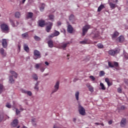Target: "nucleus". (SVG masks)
<instances>
[{
  "instance_id": "35",
  "label": "nucleus",
  "mask_w": 128,
  "mask_h": 128,
  "mask_svg": "<svg viewBox=\"0 0 128 128\" xmlns=\"http://www.w3.org/2000/svg\"><path fill=\"white\" fill-rule=\"evenodd\" d=\"M22 36L23 38H28V32H25L22 34Z\"/></svg>"
},
{
  "instance_id": "52",
  "label": "nucleus",
  "mask_w": 128,
  "mask_h": 128,
  "mask_svg": "<svg viewBox=\"0 0 128 128\" xmlns=\"http://www.w3.org/2000/svg\"><path fill=\"white\" fill-rule=\"evenodd\" d=\"M108 86H112V82H109L107 83Z\"/></svg>"
},
{
  "instance_id": "12",
  "label": "nucleus",
  "mask_w": 128,
  "mask_h": 128,
  "mask_svg": "<svg viewBox=\"0 0 128 128\" xmlns=\"http://www.w3.org/2000/svg\"><path fill=\"white\" fill-rule=\"evenodd\" d=\"M2 46L4 48H8V42L6 41V39H2Z\"/></svg>"
},
{
  "instance_id": "1",
  "label": "nucleus",
  "mask_w": 128,
  "mask_h": 128,
  "mask_svg": "<svg viewBox=\"0 0 128 128\" xmlns=\"http://www.w3.org/2000/svg\"><path fill=\"white\" fill-rule=\"evenodd\" d=\"M0 28L4 32L8 34L10 32V28H8V24H6V23L1 24Z\"/></svg>"
},
{
  "instance_id": "43",
  "label": "nucleus",
  "mask_w": 128,
  "mask_h": 128,
  "mask_svg": "<svg viewBox=\"0 0 128 128\" xmlns=\"http://www.w3.org/2000/svg\"><path fill=\"white\" fill-rule=\"evenodd\" d=\"M108 66L110 68H114V64L112 63V62H108Z\"/></svg>"
},
{
  "instance_id": "62",
  "label": "nucleus",
  "mask_w": 128,
  "mask_h": 128,
  "mask_svg": "<svg viewBox=\"0 0 128 128\" xmlns=\"http://www.w3.org/2000/svg\"><path fill=\"white\" fill-rule=\"evenodd\" d=\"M76 118H73V122H76Z\"/></svg>"
},
{
  "instance_id": "38",
  "label": "nucleus",
  "mask_w": 128,
  "mask_h": 128,
  "mask_svg": "<svg viewBox=\"0 0 128 128\" xmlns=\"http://www.w3.org/2000/svg\"><path fill=\"white\" fill-rule=\"evenodd\" d=\"M34 38L35 40H36L37 42H40V38L36 36H34Z\"/></svg>"
},
{
  "instance_id": "21",
  "label": "nucleus",
  "mask_w": 128,
  "mask_h": 128,
  "mask_svg": "<svg viewBox=\"0 0 128 128\" xmlns=\"http://www.w3.org/2000/svg\"><path fill=\"white\" fill-rule=\"evenodd\" d=\"M24 50L26 52H30V48H28V44H24Z\"/></svg>"
},
{
  "instance_id": "27",
  "label": "nucleus",
  "mask_w": 128,
  "mask_h": 128,
  "mask_svg": "<svg viewBox=\"0 0 128 128\" xmlns=\"http://www.w3.org/2000/svg\"><path fill=\"white\" fill-rule=\"evenodd\" d=\"M53 34H54V36H60V33L58 31L54 30V32L53 33Z\"/></svg>"
},
{
  "instance_id": "30",
  "label": "nucleus",
  "mask_w": 128,
  "mask_h": 128,
  "mask_svg": "<svg viewBox=\"0 0 128 128\" xmlns=\"http://www.w3.org/2000/svg\"><path fill=\"white\" fill-rule=\"evenodd\" d=\"M15 17L17 18H20V12H18L15 13Z\"/></svg>"
},
{
  "instance_id": "42",
  "label": "nucleus",
  "mask_w": 128,
  "mask_h": 128,
  "mask_svg": "<svg viewBox=\"0 0 128 128\" xmlns=\"http://www.w3.org/2000/svg\"><path fill=\"white\" fill-rule=\"evenodd\" d=\"M32 124H34V126H36V124L34 122H36V118H32Z\"/></svg>"
},
{
  "instance_id": "16",
  "label": "nucleus",
  "mask_w": 128,
  "mask_h": 128,
  "mask_svg": "<svg viewBox=\"0 0 128 128\" xmlns=\"http://www.w3.org/2000/svg\"><path fill=\"white\" fill-rule=\"evenodd\" d=\"M116 40H118L119 42H122L124 40V37L123 36H120Z\"/></svg>"
},
{
  "instance_id": "5",
  "label": "nucleus",
  "mask_w": 128,
  "mask_h": 128,
  "mask_svg": "<svg viewBox=\"0 0 128 128\" xmlns=\"http://www.w3.org/2000/svg\"><path fill=\"white\" fill-rule=\"evenodd\" d=\"M108 54L110 56H116V54H120V50H110L108 52Z\"/></svg>"
},
{
  "instance_id": "63",
  "label": "nucleus",
  "mask_w": 128,
  "mask_h": 128,
  "mask_svg": "<svg viewBox=\"0 0 128 128\" xmlns=\"http://www.w3.org/2000/svg\"><path fill=\"white\" fill-rule=\"evenodd\" d=\"M95 124H96L97 126H100V123H98V122H96L94 123Z\"/></svg>"
},
{
  "instance_id": "54",
  "label": "nucleus",
  "mask_w": 128,
  "mask_h": 128,
  "mask_svg": "<svg viewBox=\"0 0 128 128\" xmlns=\"http://www.w3.org/2000/svg\"><path fill=\"white\" fill-rule=\"evenodd\" d=\"M120 110H126V106H122L120 107Z\"/></svg>"
},
{
  "instance_id": "47",
  "label": "nucleus",
  "mask_w": 128,
  "mask_h": 128,
  "mask_svg": "<svg viewBox=\"0 0 128 128\" xmlns=\"http://www.w3.org/2000/svg\"><path fill=\"white\" fill-rule=\"evenodd\" d=\"M26 94H27L29 96H32V92L30 91H27V92Z\"/></svg>"
},
{
  "instance_id": "13",
  "label": "nucleus",
  "mask_w": 128,
  "mask_h": 128,
  "mask_svg": "<svg viewBox=\"0 0 128 128\" xmlns=\"http://www.w3.org/2000/svg\"><path fill=\"white\" fill-rule=\"evenodd\" d=\"M67 31L69 34H72L74 32V28H72V25L68 24Z\"/></svg>"
},
{
  "instance_id": "18",
  "label": "nucleus",
  "mask_w": 128,
  "mask_h": 128,
  "mask_svg": "<svg viewBox=\"0 0 128 128\" xmlns=\"http://www.w3.org/2000/svg\"><path fill=\"white\" fill-rule=\"evenodd\" d=\"M126 120L125 118L122 119V120H121V123H120L121 126L124 128V126H126Z\"/></svg>"
},
{
  "instance_id": "2",
  "label": "nucleus",
  "mask_w": 128,
  "mask_h": 128,
  "mask_svg": "<svg viewBox=\"0 0 128 128\" xmlns=\"http://www.w3.org/2000/svg\"><path fill=\"white\" fill-rule=\"evenodd\" d=\"M91 36L94 40H98L100 38V31L98 29L95 30L91 34Z\"/></svg>"
},
{
  "instance_id": "45",
  "label": "nucleus",
  "mask_w": 128,
  "mask_h": 128,
  "mask_svg": "<svg viewBox=\"0 0 128 128\" xmlns=\"http://www.w3.org/2000/svg\"><path fill=\"white\" fill-rule=\"evenodd\" d=\"M73 18H74V16L72 14H71L69 17V20H72Z\"/></svg>"
},
{
  "instance_id": "14",
  "label": "nucleus",
  "mask_w": 128,
  "mask_h": 128,
  "mask_svg": "<svg viewBox=\"0 0 128 128\" xmlns=\"http://www.w3.org/2000/svg\"><path fill=\"white\" fill-rule=\"evenodd\" d=\"M18 121L17 119H15L13 120L12 122L11 123V125L13 128H16L18 126Z\"/></svg>"
},
{
  "instance_id": "53",
  "label": "nucleus",
  "mask_w": 128,
  "mask_h": 128,
  "mask_svg": "<svg viewBox=\"0 0 128 128\" xmlns=\"http://www.w3.org/2000/svg\"><path fill=\"white\" fill-rule=\"evenodd\" d=\"M105 82L108 84V82H110V80L108 79V78H105Z\"/></svg>"
},
{
  "instance_id": "4",
  "label": "nucleus",
  "mask_w": 128,
  "mask_h": 128,
  "mask_svg": "<svg viewBox=\"0 0 128 128\" xmlns=\"http://www.w3.org/2000/svg\"><path fill=\"white\" fill-rule=\"evenodd\" d=\"M33 58L34 60H38V58H42L40 52L36 50H34Z\"/></svg>"
},
{
  "instance_id": "26",
  "label": "nucleus",
  "mask_w": 128,
  "mask_h": 128,
  "mask_svg": "<svg viewBox=\"0 0 128 128\" xmlns=\"http://www.w3.org/2000/svg\"><path fill=\"white\" fill-rule=\"evenodd\" d=\"M10 72L12 74V76H14L15 78H18V74L14 72V71H10Z\"/></svg>"
},
{
  "instance_id": "9",
  "label": "nucleus",
  "mask_w": 128,
  "mask_h": 128,
  "mask_svg": "<svg viewBox=\"0 0 128 128\" xmlns=\"http://www.w3.org/2000/svg\"><path fill=\"white\" fill-rule=\"evenodd\" d=\"M120 36V33L118 31H115L112 35L111 38L112 40H116L118 36Z\"/></svg>"
},
{
  "instance_id": "58",
  "label": "nucleus",
  "mask_w": 128,
  "mask_h": 128,
  "mask_svg": "<svg viewBox=\"0 0 128 128\" xmlns=\"http://www.w3.org/2000/svg\"><path fill=\"white\" fill-rule=\"evenodd\" d=\"M40 71L42 72H44V68H41Z\"/></svg>"
},
{
  "instance_id": "31",
  "label": "nucleus",
  "mask_w": 128,
  "mask_h": 128,
  "mask_svg": "<svg viewBox=\"0 0 128 128\" xmlns=\"http://www.w3.org/2000/svg\"><path fill=\"white\" fill-rule=\"evenodd\" d=\"M100 86L101 87V89L102 90H106V88L102 83H100Z\"/></svg>"
},
{
  "instance_id": "64",
  "label": "nucleus",
  "mask_w": 128,
  "mask_h": 128,
  "mask_svg": "<svg viewBox=\"0 0 128 128\" xmlns=\"http://www.w3.org/2000/svg\"><path fill=\"white\" fill-rule=\"evenodd\" d=\"M20 110H21V111H22V110H24V108H22L21 107H20Z\"/></svg>"
},
{
  "instance_id": "33",
  "label": "nucleus",
  "mask_w": 128,
  "mask_h": 128,
  "mask_svg": "<svg viewBox=\"0 0 128 128\" xmlns=\"http://www.w3.org/2000/svg\"><path fill=\"white\" fill-rule=\"evenodd\" d=\"M9 82L10 84H14V80L12 78V76H10Z\"/></svg>"
},
{
  "instance_id": "15",
  "label": "nucleus",
  "mask_w": 128,
  "mask_h": 128,
  "mask_svg": "<svg viewBox=\"0 0 128 128\" xmlns=\"http://www.w3.org/2000/svg\"><path fill=\"white\" fill-rule=\"evenodd\" d=\"M47 44H48V46H49V48H52L54 46V41H52V40H48Z\"/></svg>"
},
{
  "instance_id": "50",
  "label": "nucleus",
  "mask_w": 128,
  "mask_h": 128,
  "mask_svg": "<svg viewBox=\"0 0 128 128\" xmlns=\"http://www.w3.org/2000/svg\"><path fill=\"white\" fill-rule=\"evenodd\" d=\"M90 78H91V80H96V78H94V76H90Z\"/></svg>"
},
{
  "instance_id": "39",
  "label": "nucleus",
  "mask_w": 128,
  "mask_h": 128,
  "mask_svg": "<svg viewBox=\"0 0 128 128\" xmlns=\"http://www.w3.org/2000/svg\"><path fill=\"white\" fill-rule=\"evenodd\" d=\"M40 66H42V64H36L35 65V68H36V70H38V68H40Z\"/></svg>"
},
{
  "instance_id": "34",
  "label": "nucleus",
  "mask_w": 128,
  "mask_h": 128,
  "mask_svg": "<svg viewBox=\"0 0 128 128\" xmlns=\"http://www.w3.org/2000/svg\"><path fill=\"white\" fill-rule=\"evenodd\" d=\"M80 96V92H76L75 94V96L76 98V100H78V96Z\"/></svg>"
},
{
  "instance_id": "28",
  "label": "nucleus",
  "mask_w": 128,
  "mask_h": 128,
  "mask_svg": "<svg viewBox=\"0 0 128 128\" xmlns=\"http://www.w3.org/2000/svg\"><path fill=\"white\" fill-rule=\"evenodd\" d=\"M88 88L90 92H94V87H92V86H90V85H88Z\"/></svg>"
},
{
  "instance_id": "20",
  "label": "nucleus",
  "mask_w": 128,
  "mask_h": 128,
  "mask_svg": "<svg viewBox=\"0 0 128 128\" xmlns=\"http://www.w3.org/2000/svg\"><path fill=\"white\" fill-rule=\"evenodd\" d=\"M109 6L112 10H114L116 8V5L112 2L109 3Z\"/></svg>"
},
{
  "instance_id": "46",
  "label": "nucleus",
  "mask_w": 128,
  "mask_h": 128,
  "mask_svg": "<svg viewBox=\"0 0 128 128\" xmlns=\"http://www.w3.org/2000/svg\"><path fill=\"white\" fill-rule=\"evenodd\" d=\"M54 33L53 34H50V35H49L48 36V38H54Z\"/></svg>"
},
{
  "instance_id": "61",
  "label": "nucleus",
  "mask_w": 128,
  "mask_h": 128,
  "mask_svg": "<svg viewBox=\"0 0 128 128\" xmlns=\"http://www.w3.org/2000/svg\"><path fill=\"white\" fill-rule=\"evenodd\" d=\"M57 24L58 26H60V24H62V23L60 22H58Z\"/></svg>"
},
{
  "instance_id": "41",
  "label": "nucleus",
  "mask_w": 128,
  "mask_h": 128,
  "mask_svg": "<svg viewBox=\"0 0 128 128\" xmlns=\"http://www.w3.org/2000/svg\"><path fill=\"white\" fill-rule=\"evenodd\" d=\"M54 16L53 15L49 16V18H50V20H52V22H54Z\"/></svg>"
},
{
  "instance_id": "29",
  "label": "nucleus",
  "mask_w": 128,
  "mask_h": 128,
  "mask_svg": "<svg viewBox=\"0 0 128 128\" xmlns=\"http://www.w3.org/2000/svg\"><path fill=\"white\" fill-rule=\"evenodd\" d=\"M45 4L44 3L42 4V6L40 7V10L41 12H44V6H45Z\"/></svg>"
},
{
  "instance_id": "10",
  "label": "nucleus",
  "mask_w": 128,
  "mask_h": 128,
  "mask_svg": "<svg viewBox=\"0 0 128 128\" xmlns=\"http://www.w3.org/2000/svg\"><path fill=\"white\" fill-rule=\"evenodd\" d=\"M9 20L10 22V24L13 28H16V26H18L20 24V23L18 21L16 22V24H14V20L10 19Z\"/></svg>"
},
{
  "instance_id": "19",
  "label": "nucleus",
  "mask_w": 128,
  "mask_h": 128,
  "mask_svg": "<svg viewBox=\"0 0 128 128\" xmlns=\"http://www.w3.org/2000/svg\"><path fill=\"white\" fill-rule=\"evenodd\" d=\"M70 44V42L62 44H60V47H61L63 50H66V48L68 46V45Z\"/></svg>"
},
{
  "instance_id": "59",
  "label": "nucleus",
  "mask_w": 128,
  "mask_h": 128,
  "mask_svg": "<svg viewBox=\"0 0 128 128\" xmlns=\"http://www.w3.org/2000/svg\"><path fill=\"white\" fill-rule=\"evenodd\" d=\"M39 82H38L36 84L35 86H38Z\"/></svg>"
},
{
  "instance_id": "17",
  "label": "nucleus",
  "mask_w": 128,
  "mask_h": 128,
  "mask_svg": "<svg viewBox=\"0 0 128 128\" xmlns=\"http://www.w3.org/2000/svg\"><path fill=\"white\" fill-rule=\"evenodd\" d=\"M34 16V13L32 12H28L26 14V18H32Z\"/></svg>"
},
{
  "instance_id": "23",
  "label": "nucleus",
  "mask_w": 128,
  "mask_h": 128,
  "mask_svg": "<svg viewBox=\"0 0 128 128\" xmlns=\"http://www.w3.org/2000/svg\"><path fill=\"white\" fill-rule=\"evenodd\" d=\"M0 54L2 56H6V52H4V48H0Z\"/></svg>"
},
{
  "instance_id": "7",
  "label": "nucleus",
  "mask_w": 128,
  "mask_h": 128,
  "mask_svg": "<svg viewBox=\"0 0 128 128\" xmlns=\"http://www.w3.org/2000/svg\"><path fill=\"white\" fill-rule=\"evenodd\" d=\"M46 24H47V26L46 28V30L47 32H50V30L52 28V22H48L46 23Z\"/></svg>"
},
{
  "instance_id": "48",
  "label": "nucleus",
  "mask_w": 128,
  "mask_h": 128,
  "mask_svg": "<svg viewBox=\"0 0 128 128\" xmlns=\"http://www.w3.org/2000/svg\"><path fill=\"white\" fill-rule=\"evenodd\" d=\"M6 108H12V105H10V104L8 103L6 104Z\"/></svg>"
},
{
  "instance_id": "57",
  "label": "nucleus",
  "mask_w": 128,
  "mask_h": 128,
  "mask_svg": "<svg viewBox=\"0 0 128 128\" xmlns=\"http://www.w3.org/2000/svg\"><path fill=\"white\" fill-rule=\"evenodd\" d=\"M34 88V90H38V86H35Z\"/></svg>"
},
{
  "instance_id": "6",
  "label": "nucleus",
  "mask_w": 128,
  "mask_h": 128,
  "mask_svg": "<svg viewBox=\"0 0 128 128\" xmlns=\"http://www.w3.org/2000/svg\"><path fill=\"white\" fill-rule=\"evenodd\" d=\"M78 108L80 114H81V116H86V109L84 107L79 105Z\"/></svg>"
},
{
  "instance_id": "40",
  "label": "nucleus",
  "mask_w": 128,
  "mask_h": 128,
  "mask_svg": "<svg viewBox=\"0 0 128 128\" xmlns=\"http://www.w3.org/2000/svg\"><path fill=\"white\" fill-rule=\"evenodd\" d=\"M98 48H104V45L100 43L98 44Z\"/></svg>"
},
{
  "instance_id": "32",
  "label": "nucleus",
  "mask_w": 128,
  "mask_h": 128,
  "mask_svg": "<svg viewBox=\"0 0 128 128\" xmlns=\"http://www.w3.org/2000/svg\"><path fill=\"white\" fill-rule=\"evenodd\" d=\"M32 76L35 80H38V75H36V74H33Z\"/></svg>"
},
{
  "instance_id": "60",
  "label": "nucleus",
  "mask_w": 128,
  "mask_h": 128,
  "mask_svg": "<svg viewBox=\"0 0 128 128\" xmlns=\"http://www.w3.org/2000/svg\"><path fill=\"white\" fill-rule=\"evenodd\" d=\"M44 64H46V66H48V64H50V63H48V62H45Z\"/></svg>"
},
{
  "instance_id": "3",
  "label": "nucleus",
  "mask_w": 128,
  "mask_h": 128,
  "mask_svg": "<svg viewBox=\"0 0 128 128\" xmlns=\"http://www.w3.org/2000/svg\"><path fill=\"white\" fill-rule=\"evenodd\" d=\"M90 26L88 24H86L83 26V28H82V36H86V32H88V30H90Z\"/></svg>"
},
{
  "instance_id": "37",
  "label": "nucleus",
  "mask_w": 128,
  "mask_h": 128,
  "mask_svg": "<svg viewBox=\"0 0 128 128\" xmlns=\"http://www.w3.org/2000/svg\"><path fill=\"white\" fill-rule=\"evenodd\" d=\"M2 90H4V85L0 84V94L2 92Z\"/></svg>"
},
{
  "instance_id": "8",
  "label": "nucleus",
  "mask_w": 128,
  "mask_h": 128,
  "mask_svg": "<svg viewBox=\"0 0 128 128\" xmlns=\"http://www.w3.org/2000/svg\"><path fill=\"white\" fill-rule=\"evenodd\" d=\"M54 90H52V94H54V92H56L58 90V88H60V81H57L56 84L54 86Z\"/></svg>"
},
{
  "instance_id": "11",
  "label": "nucleus",
  "mask_w": 128,
  "mask_h": 128,
  "mask_svg": "<svg viewBox=\"0 0 128 128\" xmlns=\"http://www.w3.org/2000/svg\"><path fill=\"white\" fill-rule=\"evenodd\" d=\"M39 26H40L41 28H44L46 24V21L43 20H38V22Z\"/></svg>"
},
{
  "instance_id": "22",
  "label": "nucleus",
  "mask_w": 128,
  "mask_h": 128,
  "mask_svg": "<svg viewBox=\"0 0 128 128\" xmlns=\"http://www.w3.org/2000/svg\"><path fill=\"white\" fill-rule=\"evenodd\" d=\"M88 39L84 40L80 42V44H88Z\"/></svg>"
},
{
  "instance_id": "44",
  "label": "nucleus",
  "mask_w": 128,
  "mask_h": 128,
  "mask_svg": "<svg viewBox=\"0 0 128 128\" xmlns=\"http://www.w3.org/2000/svg\"><path fill=\"white\" fill-rule=\"evenodd\" d=\"M114 66H116V68H118V62H114Z\"/></svg>"
},
{
  "instance_id": "56",
  "label": "nucleus",
  "mask_w": 128,
  "mask_h": 128,
  "mask_svg": "<svg viewBox=\"0 0 128 128\" xmlns=\"http://www.w3.org/2000/svg\"><path fill=\"white\" fill-rule=\"evenodd\" d=\"M108 124H112V120H110L109 122H108Z\"/></svg>"
},
{
  "instance_id": "24",
  "label": "nucleus",
  "mask_w": 128,
  "mask_h": 128,
  "mask_svg": "<svg viewBox=\"0 0 128 128\" xmlns=\"http://www.w3.org/2000/svg\"><path fill=\"white\" fill-rule=\"evenodd\" d=\"M4 113L2 111L0 112V122L4 120Z\"/></svg>"
},
{
  "instance_id": "36",
  "label": "nucleus",
  "mask_w": 128,
  "mask_h": 128,
  "mask_svg": "<svg viewBox=\"0 0 128 128\" xmlns=\"http://www.w3.org/2000/svg\"><path fill=\"white\" fill-rule=\"evenodd\" d=\"M106 74V73L104 72V71H100L99 74L100 76H104Z\"/></svg>"
},
{
  "instance_id": "49",
  "label": "nucleus",
  "mask_w": 128,
  "mask_h": 128,
  "mask_svg": "<svg viewBox=\"0 0 128 128\" xmlns=\"http://www.w3.org/2000/svg\"><path fill=\"white\" fill-rule=\"evenodd\" d=\"M122 88H118V92L119 94H122Z\"/></svg>"
},
{
  "instance_id": "51",
  "label": "nucleus",
  "mask_w": 128,
  "mask_h": 128,
  "mask_svg": "<svg viewBox=\"0 0 128 128\" xmlns=\"http://www.w3.org/2000/svg\"><path fill=\"white\" fill-rule=\"evenodd\" d=\"M20 111L18 109L16 108V114H20Z\"/></svg>"
},
{
  "instance_id": "25",
  "label": "nucleus",
  "mask_w": 128,
  "mask_h": 128,
  "mask_svg": "<svg viewBox=\"0 0 128 128\" xmlns=\"http://www.w3.org/2000/svg\"><path fill=\"white\" fill-rule=\"evenodd\" d=\"M104 5L101 4L100 6L98 8V12H102V10H104Z\"/></svg>"
},
{
  "instance_id": "55",
  "label": "nucleus",
  "mask_w": 128,
  "mask_h": 128,
  "mask_svg": "<svg viewBox=\"0 0 128 128\" xmlns=\"http://www.w3.org/2000/svg\"><path fill=\"white\" fill-rule=\"evenodd\" d=\"M28 91L24 90H22V94H26Z\"/></svg>"
}]
</instances>
